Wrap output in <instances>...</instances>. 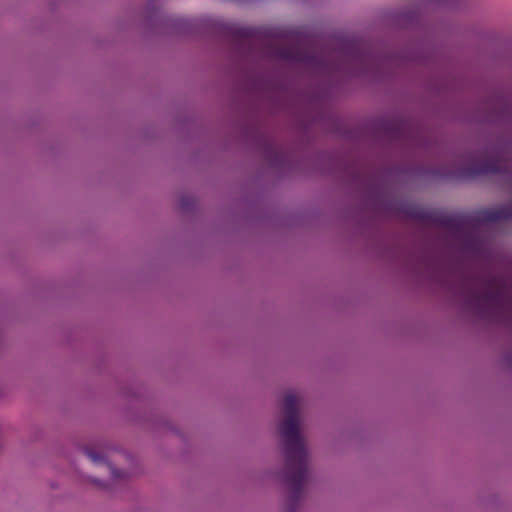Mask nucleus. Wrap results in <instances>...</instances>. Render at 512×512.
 <instances>
[{
	"label": "nucleus",
	"mask_w": 512,
	"mask_h": 512,
	"mask_svg": "<svg viewBox=\"0 0 512 512\" xmlns=\"http://www.w3.org/2000/svg\"><path fill=\"white\" fill-rule=\"evenodd\" d=\"M444 3L441 0H423L413 5L411 8L403 12L400 22L404 25H412L417 23L420 17L435 8L443 6Z\"/></svg>",
	"instance_id": "5"
},
{
	"label": "nucleus",
	"mask_w": 512,
	"mask_h": 512,
	"mask_svg": "<svg viewBox=\"0 0 512 512\" xmlns=\"http://www.w3.org/2000/svg\"><path fill=\"white\" fill-rule=\"evenodd\" d=\"M85 454L95 464H99L105 461L104 455L100 452H95L91 449H85Z\"/></svg>",
	"instance_id": "7"
},
{
	"label": "nucleus",
	"mask_w": 512,
	"mask_h": 512,
	"mask_svg": "<svg viewBox=\"0 0 512 512\" xmlns=\"http://www.w3.org/2000/svg\"><path fill=\"white\" fill-rule=\"evenodd\" d=\"M260 32L252 28H240L237 30V35L244 38L249 43L259 38Z\"/></svg>",
	"instance_id": "6"
},
{
	"label": "nucleus",
	"mask_w": 512,
	"mask_h": 512,
	"mask_svg": "<svg viewBox=\"0 0 512 512\" xmlns=\"http://www.w3.org/2000/svg\"><path fill=\"white\" fill-rule=\"evenodd\" d=\"M268 55L289 63L301 64L319 73L333 74L342 70V64H365L371 56L365 50L364 44L356 39L345 38L337 43L332 51H318L314 41L306 39L291 45L269 46Z\"/></svg>",
	"instance_id": "1"
},
{
	"label": "nucleus",
	"mask_w": 512,
	"mask_h": 512,
	"mask_svg": "<svg viewBox=\"0 0 512 512\" xmlns=\"http://www.w3.org/2000/svg\"><path fill=\"white\" fill-rule=\"evenodd\" d=\"M298 399L294 393H287L282 402L284 419L280 434L284 442V475L289 487L286 512H296L307 479V450L299 431Z\"/></svg>",
	"instance_id": "2"
},
{
	"label": "nucleus",
	"mask_w": 512,
	"mask_h": 512,
	"mask_svg": "<svg viewBox=\"0 0 512 512\" xmlns=\"http://www.w3.org/2000/svg\"><path fill=\"white\" fill-rule=\"evenodd\" d=\"M465 301L482 319L503 324L512 322V292L497 276L486 275L469 281L465 287Z\"/></svg>",
	"instance_id": "3"
},
{
	"label": "nucleus",
	"mask_w": 512,
	"mask_h": 512,
	"mask_svg": "<svg viewBox=\"0 0 512 512\" xmlns=\"http://www.w3.org/2000/svg\"><path fill=\"white\" fill-rule=\"evenodd\" d=\"M413 217L427 223L437 224L453 232H462L468 223L463 215L438 214L432 211L416 210Z\"/></svg>",
	"instance_id": "4"
},
{
	"label": "nucleus",
	"mask_w": 512,
	"mask_h": 512,
	"mask_svg": "<svg viewBox=\"0 0 512 512\" xmlns=\"http://www.w3.org/2000/svg\"><path fill=\"white\" fill-rule=\"evenodd\" d=\"M109 470L114 478L117 479V478L123 477V473L121 471L117 470L116 468L112 467L111 465H109Z\"/></svg>",
	"instance_id": "8"
}]
</instances>
